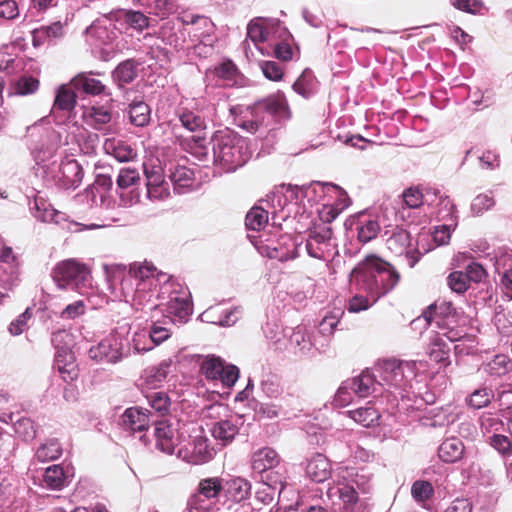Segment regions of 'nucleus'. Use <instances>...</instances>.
Segmentation results:
<instances>
[{
    "mask_svg": "<svg viewBox=\"0 0 512 512\" xmlns=\"http://www.w3.org/2000/svg\"><path fill=\"white\" fill-rule=\"evenodd\" d=\"M178 456L183 457L192 464H202L213 457V449L208 444V439L199 434L192 437L191 442L185 446L184 450H178Z\"/></svg>",
    "mask_w": 512,
    "mask_h": 512,
    "instance_id": "f3484780",
    "label": "nucleus"
},
{
    "mask_svg": "<svg viewBox=\"0 0 512 512\" xmlns=\"http://www.w3.org/2000/svg\"><path fill=\"white\" fill-rule=\"evenodd\" d=\"M103 148L119 162H128L136 156L135 150L129 144L113 138L106 139Z\"/></svg>",
    "mask_w": 512,
    "mask_h": 512,
    "instance_id": "473e14b6",
    "label": "nucleus"
},
{
    "mask_svg": "<svg viewBox=\"0 0 512 512\" xmlns=\"http://www.w3.org/2000/svg\"><path fill=\"white\" fill-rule=\"evenodd\" d=\"M457 226V221L452 219V222L436 226L432 233V239L434 243L439 245H445L449 242L452 230Z\"/></svg>",
    "mask_w": 512,
    "mask_h": 512,
    "instance_id": "680f3d73",
    "label": "nucleus"
},
{
    "mask_svg": "<svg viewBox=\"0 0 512 512\" xmlns=\"http://www.w3.org/2000/svg\"><path fill=\"white\" fill-rule=\"evenodd\" d=\"M399 281V272L390 263L375 255H368L350 275V282L359 291L371 295L373 300L388 294Z\"/></svg>",
    "mask_w": 512,
    "mask_h": 512,
    "instance_id": "f03ea898",
    "label": "nucleus"
},
{
    "mask_svg": "<svg viewBox=\"0 0 512 512\" xmlns=\"http://www.w3.org/2000/svg\"><path fill=\"white\" fill-rule=\"evenodd\" d=\"M378 299H374L371 295H355L352 297L348 303V311L352 313H359L361 311L367 310L374 303H376Z\"/></svg>",
    "mask_w": 512,
    "mask_h": 512,
    "instance_id": "69168bd1",
    "label": "nucleus"
},
{
    "mask_svg": "<svg viewBox=\"0 0 512 512\" xmlns=\"http://www.w3.org/2000/svg\"><path fill=\"white\" fill-rule=\"evenodd\" d=\"M14 432L23 440L29 441L35 438L36 428L30 418H20L14 423Z\"/></svg>",
    "mask_w": 512,
    "mask_h": 512,
    "instance_id": "bf43d9fd",
    "label": "nucleus"
},
{
    "mask_svg": "<svg viewBox=\"0 0 512 512\" xmlns=\"http://www.w3.org/2000/svg\"><path fill=\"white\" fill-rule=\"evenodd\" d=\"M293 90L304 98H309L315 90V81L309 70L303 71L292 85Z\"/></svg>",
    "mask_w": 512,
    "mask_h": 512,
    "instance_id": "8fccbe9b",
    "label": "nucleus"
},
{
    "mask_svg": "<svg viewBox=\"0 0 512 512\" xmlns=\"http://www.w3.org/2000/svg\"><path fill=\"white\" fill-rule=\"evenodd\" d=\"M266 255L279 261L293 260L298 257V245L291 239H283V243L266 247Z\"/></svg>",
    "mask_w": 512,
    "mask_h": 512,
    "instance_id": "7c9ffc66",
    "label": "nucleus"
},
{
    "mask_svg": "<svg viewBox=\"0 0 512 512\" xmlns=\"http://www.w3.org/2000/svg\"><path fill=\"white\" fill-rule=\"evenodd\" d=\"M217 78L223 81L224 86H234L237 84V68L232 61H225L214 69Z\"/></svg>",
    "mask_w": 512,
    "mask_h": 512,
    "instance_id": "09e8293b",
    "label": "nucleus"
},
{
    "mask_svg": "<svg viewBox=\"0 0 512 512\" xmlns=\"http://www.w3.org/2000/svg\"><path fill=\"white\" fill-rule=\"evenodd\" d=\"M128 115L131 124L144 127L150 122L151 110L145 102L134 101L129 105Z\"/></svg>",
    "mask_w": 512,
    "mask_h": 512,
    "instance_id": "ea45409f",
    "label": "nucleus"
},
{
    "mask_svg": "<svg viewBox=\"0 0 512 512\" xmlns=\"http://www.w3.org/2000/svg\"><path fill=\"white\" fill-rule=\"evenodd\" d=\"M447 285L458 294L466 292L470 286L467 275L463 271H453L447 277Z\"/></svg>",
    "mask_w": 512,
    "mask_h": 512,
    "instance_id": "6e6d98bb",
    "label": "nucleus"
},
{
    "mask_svg": "<svg viewBox=\"0 0 512 512\" xmlns=\"http://www.w3.org/2000/svg\"><path fill=\"white\" fill-rule=\"evenodd\" d=\"M154 437L157 449L171 455L181 444L182 433H180L178 424L162 420L155 425Z\"/></svg>",
    "mask_w": 512,
    "mask_h": 512,
    "instance_id": "4468645a",
    "label": "nucleus"
},
{
    "mask_svg": "<svg viewBox=\"0 0 512 512\" xmlns=\"http://www.w3.org/2000/svg\"><path fill=\"white\" fill-rule=\"evenodd\" d=\"M222 490H224L222 480L218 477H209L200 480L196 492L211 501H214Z\"/></svg>",
    "mask_w": 512,
    "mask_h": 512,
    "instance_id": "37998d69",
    "label": "nucleus"
},
{
    "mask_svg": "<svg viewBox=\"0 0 512 512\" xmlns=\"http://www.w3.org/2000/svg\"><path fill=\"white\" fill-rule=\"evenodd\" d=\"M83 117L87 124L97 130H101L105 124L111 121L110 111L103 107H89L84 111Z\"/></svg>",
    "mask_w": 512,
    "mask_h": 512,
    "instance_id": "79ce46f5",
    "label": "nucleus"
},
{
    "mask_svg": "<svg viewBox=\"0 0 512 512\" xmlns=\"http://www.w3.org/2000/svg\"><path fill=\"white\" fill-rule=\"evenodd\" d=\"M433 486L428 481H415L411 487V494L415 501L421 503L428 500L433 494Z\"/></svg>",
    "mask_w": 512,
    "mask_h": 512,
    "instance_id": "e2e57ef3",
    "label": "nucleus"
},
{
    "mask_svg": "<svg viewBox=\"0 0 512 512\" xmlns=\"http://www.w3.org/2000/svg\"><path fill=\"white\" fill-rule=\"evenodd\" d=\"M427 354L431 360L437 363H442L445 366H447L450 363V347L445 342L444 338L438 334H434L430 338Z\"/></svg>",
    "mask_w": 512,
    "mask_h": 512,
    "instance_id": "72a5a7b5",
    "label": "nucleus"
},
{
    "mask_svg": "<svg viewBox=\"0 0 512 512\" xmlns=\"http://www.w3.org/2000/svg\"><path fill=\"white\" fill-rule=\"evenodd\" d=\"M284 476L279 475L278 477H271V473L262 477V480L265 482L266 487L256 492V498L268 504L273 501L275 494H278L279 502L282 504L284 510H289L293 508V504H284V500L287 498V495L292 492L291 489L285 484Z\"/></svg>",
    "mask_w": 512,
    "mask_h": 512,
    "instance_id": "2eb2a0df",
    "label": "nucleus"
},
{
    "mask_svg": "<svg viewBox=\"0 0 512 512\" xmlns=\"http://www.w3.org/2000/svg\"><path fill=\"white\" fill-rule=\"evenodd\" d=\"M306 474L315 482H324L331 475L330 461L323 454L312 455L307 461Z\"/></svg>",
    "mask_w": 512,
    "mask_h": 512,
    "instance_id": "393cba45",
    "label": "nucleus"
},
{
    "mask_svg": "<svg viewBox=\"0 0 512 512\" xmlns=\"http://www.w3.org/2000/svg\"><path fill=\"white\" fill-rule=\"evenodd\" d=\"M255 109L257 112H265L278 120L287 119L290 115L286 97L281 92L258 102Z\"/></svg>",
    "mask_w": 512,
    "mask_h": 512,
    "instance_id": "4be33fe9",
    "label": "nucleus"
},
{
    "mask_svg": "<svg viewBox=\"0 0 512 512\" xmlns=\"http://www.w3.org/2000/svg\"><path fill=\"white\" fill-rule=\"evenodd\" d=\"M53 280L61 289H79L86 286L91 278L89 268L76 259H67L53 269Z\"/></svg>",
    "mask_w": 512,
    "mask_h": 512,
    "instance_id": "0eeeda50",
    "label": "nucleus"
},
{
    "mask_svg": "<svg viewBox=\"0 0 512 512\" xmlns=\"http://www.w3.org/2000/svg\"><path fill=\"white\" fill-rule=\"evenodd\" d=\"M55 365L65 381L73 380L77 376L75 356L69 347L56 351Z\"/></svg>",
    "mask_w": 512,
    "mask_h": 512,
    "instance_id": "c85d7f7f",
    "label": "nucleus"
},
{
    "mask_svg": "<svg viewBox=\"0 0 512 512\" xmlns=\"http://www.w3.org/2000/svg\"><path fill=\"white\" fill-rule=\"evenodd\" d=\"M131 345L137 353L147 352L155 347L148 330L146 329H142L134 333Z\"/></svg>",
    "mask_w": 512,
    "mask_h": 512,
    "instance_id": "13d9d810",
    "label": "nucleus"
},
{
    "mask_svg": "<svg viewBox=\"0 0 512 512\" xmlns=\"http://www.w3.org/2000/svg\"><path fill=\"white\" fill-rule=\"evenodd\" d=\"M422 365L419 361H402L396 359H386L377 364L381 386H387L392 389V393L403 396V392L410 386L415 378L417 366Z\"/></svg>",
    "mask_w": 512,
    "mask_h": 512,
    "instance_id": "423d86ee",
    "label": "nucleus"
},
{
    "mask_svg": "<svg viewBox=\"0 0 512 512\" xmlns=\"http://www.w3.org/2000/svg\"><path fill=\"white\" fill-rule=\"evenodd\" d=\"M426 324L435 322L440 328L456 326L460 323V313L450 301L437 300L423 313Z\"/></svg>",
    "mask_w": 512,
    "mask_h": 512,
    "instance_id": "ddd939ff",
    "label": "nucleus"
},
{
    "mask_svg": "<svg viewBox=\"0 0 512 512\" xmlns=\"http://www.w3.org/2000/svg\"><path fill=\"white\" fill-rule=\"evenodd\" d=\"M160 282L164 283L161 294L168 293L165 303L167 313L181 319L186 318L191 311L189 293L181 287L174 288V282L165 274L155 275V268L147 263H134L130 266L128 274L121 281L123 300L130 303L136 310L150 312L151 318L154 319L155 313L163 305L153 300L155 289Z\"/></svg>",
    "mask_w": 512,
    "mask_h": 512,
    "instance_id": "f257e3e1",
    "label": "nucleus"
},
{
    "mask_svg": "<svg viewBox=\"0 0 512 512\" xmlns=\"http://www.w3.org/2000/svg\"><path fill=\"white\" fill-rule=\"evenodd\" d=\"M172 360L165 359L157 366L152 367L146 376V381L151 386H158L163 383L171 372Z\"/></svg>",
    "mask_w": 512,
    "mask_h": 512,
    "instance_id": "c03bdc74",
    "label": "nucleus"
},
{
    "mask_svg": "<svg viewBox=\"0 0 512 512\" xmlns=\"http://www.w3.org/2000/svg\"><path fill=\"white\" fill-rule=\"evenodd\" d=\"M0 262L7 267L0 266V284L5 289H12L19 281V260L16 253L9 246L0 248Z\"/></svg>",
    "mask_w": 512,
    "mask_h": 512,
    "instance_id": "dca6fc26",
    "label": "nucleus"
},
{
    "mask_svg": "<svg viewBox=\"0 0 512 512\" xmlns=\"http://www.w3.org/2000/svg\"><path fill=\"white\" fill-rule=\"evenodd\" d=\"M464 450V444L459 438L450 437L439 446L438 456L446 463H455L463 457Z\"/></svg>",
    "mask_w": 512,
    "mask_h": 512,
    "instance_id": "c756f323",
    "label": "nucleus"
},
{
    "mask_svg": "<svg viewBox=\"0 0 512 512\" xmlns=\"http://www.w3.org/2000/svg\"><path fill=\"white\" fill-rule=\"evenodd\" d=\"M284 398L280 399L279 404L275 403H262L260 404L257 413L266 419H274L279 417L280 415H286L287 410L283 406L282 402L284 401Z\"/></svg>",
    "mask_w": 512,
    "mask_h": 512,
    "instance_id": "052dcab7",
    "label": "nucleus"
},
{
    "mask_svg": "<svg viewBox=\"0 0 512 512\" xmlns=\"http://www.w3.org/2000/svg\"><path fill=\"white\" fill-rule=\"evenodd\" d=\"M485 374L499 378L512 371V360L505 354H497L480 368Z\"/></svg>",
    "mask_w": 512,
    "mask_h": 512,
    "instance_id": "2f4dec72",
    "label": "nucleus"
},
{
    "mask_svg": "<svg viewBox=\"0 0 512 512\" xmlns=\"http://www.w3.org/2000/svg\"><path fill=\"white\" fill-rule=\"evenodd\" d=\"M150 14L166 17L176 10V0H146Z\"/></svg>",
    "mask_w": 512,
    "mask_h": 512,
    "instance_id": "864d4df0",
    "label": "nucleus"
},
{
    "mask_svg": "<svg viewBox=\"0 0 512 512\" xmlns=\"http://www.w3.org/2000/svg\"><path fill=\"white\" fill-rule=\"evenodd\" d=\"M211 146L213 164L223 172L235 171L250 158L246 140L229 129L216 131Z\"/></svg>",
    "mask_w": 512,
    "mask_h": 512,
    "instance_id": "7ed1b4c3",
    "label": "nucleus"
},
{
    "mask_svg": "<svg viewBox=\"0 0 512 512\" xmlns=\"http://www.w3.org/2000/svg\"><path fill=\"white\" fill-rule=\"evenodd\" d=\"M353 469L340 470L327 490L331 512H363L364 502L359 498V481Z\"/></svg>",
    "mask_w": 512,
    "mask_h": 512,
    "instance_id": "20e7f679",
    "label": "nucleus"
},
{
    "mask_svg": "<svg viewBox=\"0 0 512 512\" xmlns=\"http://www.w3.org/2000/svg\"><path fill=\"white\" fill-rule=\"evenodd\" d=\"M348 384L352 388L354 395L358 398H366L378 391L381 382L376 381L373 374L369 371H363L359 376L348 379Z\"/></svg>",
    "mask_w": 512,
    "mask_h": 512,
    "instance_id": "b1692460",
    "label": "nucleus"
},
{
    "mask_svg": "<svg viewBox=\"0 0 512 512\" xmlns=\"http://www.w3.org/2000/svg\"><path fill=\"white\" fill-rule=\"evenodd\" d=\"M337 243L333 237L331 226L326 224L315 225L306 240V250L309 256L325 260L337 254Z\"/></svg>",
    "mask_w": 512,
    "mask_h": 512,
    "instance_id": "6e6552de",
    "label": "nucleus"
},
{
    "mask_svg": "<svg viewBox=\"0 0 512 512\" xmlns=\"http://www.w3.org/2000/svg\"><path fill=\"white\" fill-rule=\"evenodd\" d=\"M239 428L232 420H221L212 427L213 437L220 441L222 445L230 443L238 434Z\"/></svg>",
    "mask_w": 512,
    "mask_h": 512,
    "instance_id": "58836bf2",
    "label": "nucleus"
},
{
    "mask_svg": "<svg viewBox=\"0 0 512 512\" xmlns=\"http://www.w3.org/2000/svg\"><path fill=\"white\" fill-rule=\"evenodd\" d=\"M16 92L20 95L35 93L39 88V80L32 76H21L16 82Z\"/></svg>",
    "mask_w": 512,
    "mask_h": 512,
    "instance_id": "774afa93",
    "label": "nucleus"
},
{
    "mask_svg": "<svg viewBox=\"0 0 512 512\" xmlns=\"http://www.w3.org/2000/svg\"><path fill=\"white\" fill-rule=\"evenodd\" d=\"M62 454L60 443L51 439L41 444L36 450L35 456L41 462L56 460Z\"/></svg>",
    "mask_w": 512,
    "mask_h": 512,
    "instance_id": "49530a36",
    "label": "nucleus"
},
{
    "mask_svg": "<svg viewBox=\"0 0 512 512\" xmlns=\"http://www.w3.org/2000/svg\"><path fill=\"white\" fill-rule=\"evenodd\" d=\"M112 26L113 24L109 19H98L86 28L85 34L92 40L93 45H106L112 42L115 37Z\"/></svg>",
    "mask_w": 512,
    "mask_h": 512,
    "instance_id": "5701e85b",
    "label": "nucleus"
},
{
    "mask_svg": "<svg viewBox=\"0 0 512 512\" xmlns=\"http://www.w3.org/2000/svg\"><path fill=\"white\" fill-rule=\"evenodd\" d=\"M72 81L69 84H63L56 90L54 99V108L63 111H70L75 107L76 94Z\"/></svg>",
    "mask_w": 512,
    "mask_h": 512,
    "instance_id": "e433bc0d",
    "label": "nucleus"
},
{
    "mask_svg": "<svg viewBox=\"0 0 512 512\" xmlns=\"http://www.w3.org/2000/svg\"><path fill=\"white\" fill-rule=\"evenodd\" d=\"M354 397V392L346 380L338 388L334 396L333 404L336 407H345L353 402Z\"/></svg>",
    "mask_w": 512,
    "mask_h": 512,
    "instance_id": "0e129e2a",
    "label": "nucleus"
},
{
    "mask_svg": "<svg viewBox=\"0 0 512 512\" xmlns=\"http://www.w3.org/2000/svg\"><path fill=\"white\" fill-rule=\"evenodd\" d=\"M353 225L359 242L365 244L377 237L381 226L379 216L375 213L362 211L355 215Z\"/></svg>",
    "mask_w": 512,
    "mask_h": 512,
    "instance_id": "6ab92c4d",
    "label": "nucleus"
},
{
    "mask_svg": "<svg viewBox=\"0 0 512 512\" xmlns=\"http://www.w3.org/2000/svg\"><path fill=\"white\" fill-rule=\"evenodd\" d=\"M137 65L133 60L120 63L113 71V79L120 86L131 83L137 76Z\"/></svg>",
    "mask_w": 512,
    "mask_h": 512,
    "instance_id": "a19ab883",
    "label": "nucleus"
},
{
    "mask_svg": "<svg viewBox=\"0 0 512 512\" xmlns=\"http://www.w3.org/2000/svg\"><path fill=\"white\" fill-rule=\"evenodd\" d=\"M268 223V212L261 207H253L245 218L246 227L249 230H261Z\"/></svg>",
    "mask_w": 512,
    "mask_h": 512,
    "instance_id": "3c124183",
    "label": "nucleus"
},
{
    "mask_svg": "<svg viewBox=\"0 0 512 512\" xmlns=\"http://www.w3.org/2000/svg\"><path fill=\"white\" fill-rule=\"evenodd\" d=\"M287 340L278 349L287 350L295 355H307L313 348L310 334L305 327L298 326L293 329H286Z\"/></svg>",
    "mask_w": 512,
    "mask_h": 512,
    "instance_id": "a211bd4d",
    "label": "nucleus"
},
{
    "mask_svg": "<svg viewBox=\"0 0 512 512\" xmlns=\"http://www.w3.org/2000/svg\"><path fill=\"white\" fill-rule=\"evenodd\" d=\"M200 372L208 381L232 387L239 378V369L219 357L207 356L200 364Z\"/></svg>",
    "mask_w": 512,
    "mask_h": 512,
    "instance_id": "9d476101",
    "label": "nucleus"
},
{
    "mask_svg": "<svg viewBox=\"0 0 512 512\" xmlns=\"http://www.w3.org/2000/svg\"><path fill=\"white\" fill-rule=\"evenodd\" d=\"M387 248L395 255L405 254L409 266L412 268L420 260L421 256L431 251L430 247L412 249L411 235L408 231L396 227L386 240Z\"/></svg>",
    "mask_w": 512,
    "mask_h": 512,
    "instance_id": "9b49d317",
    "label": "nucleus"
},
{
    "mask_svg": "<svg viewBox=\"0 0 512 512\" xmlns=\"http://www.w3.org/2000/svg\"><path fill=\"white\" fill-rule=\"evenodd\" d=\"M43 483L46 487L58 490L65 484V473L60 465H51L46 468L43 474Z\"/></svg>",
    "mask_w": 512,
    "mask_h": 512,
    "instance_id": "a18cd8bd",
    "label": "nucleus"
},
{
    "mask_svg": "<svg viewBox=\"0 0 512 512\" xmlns=\"http://www.w3.org/2000/svg\"><path fill=\"white\" fill-rule=\"evenodd\" d=\"M169 171V179L175 193L184 194L192 190L195 177L194 172L190 168L177 165L174 168H170Z\"/></svg>",
    "mask_w": 512,
    "mask_h": 512,
    "instance_id": "a878e982",
    "label": "nucleus"
},
{
    "mask_svg": "<svg viewBox=\"0 0 512 512\" xmlns=\"http://www.w3.org/2000/svg\"><path fill=\"white\" fill-rule=\"evenodd\" d=\"M279 463V455L274 449L269 447L255 451L251 458V467L255 472L265 473V475L271 473V477H273V474H276L277 477L281 475L279 471H274Z\"/></svg>",
    "mask_w": 512,
    "mask_h": 512,
    "instance_id": "412c9836",
    "label": "nucleus"
},
{
    "mask_svg": "<svg viewBox=\"0 0 512 512\" xmlns=\"http://www.w3.org/2000/svg\"><path fill=\"white\" fill-rule=\"evenodd\" d=\"M213 505L214 501L196 492L188 498L186 508L183 512H210Z\"/></svg>",
    "mask_w": 512,
    "mask_h": 512,
    "instance_id": "5fc2aeb1",
    "label": "nucleus"
},
{
    "mask_svg": "<svg viewBox=\"0 0 512 512\" xmlns=\"http://www.w3.org/2000/svg\"><path fill=\"white\" fill-rule=\"evenodd\" d=\"M146 397L149 405L156 412L163 415L169 411L171 402L168 395L165 392H151Z\"/></svg>",
    "mask_w": 512,
    "mask_h": 512,
    "instance_id": "4d7b16f0",
    "label": "nucleus"
},
{
    "mask_svg": "<svg viewBox=\"0 0 512 512\" xmlns=\"http://www.w3.org/2000/svg\"><path fill=\"white\" fill-rule=\"evenodd\" d=\"M122 426L131 432H141L149 426V417L146 410L139 407H131L122 415Z\"/></svg>",
    "mask_w": 512,
    "mask_h": 512,
    "instance_id": "bb28decb",
    "label": "nucleus"
},
{
    "mask_svg": "<svg viewBox=\"0 0 512 512\" xmlns=\"http://www.w3.org/2000/svg\"><path fill=\"white\" fill-rule=\"evenodd\" d=\"M127 340L124 334L116 330L89 349V357L96 361L117 363L127 353Z\"/></svg>",
    "mask_w": 512,
    "mask_h": 512,
    "instance_id": "1a4fd4ad",
    "label": "nucleus"
},
{
    "mask_svg": "<svg viewBox=\"0 0 512 512\" xmlns=\"http://www.w3.org/2000/svg\"><path fill=\"white\" fill-rule=\"evenodd\" d=\"M493 397L494 393L491 388L481 387L470 394L467 402L470 407L474 409H481L488 406Z\"/></svg>",
    "mask_w": 512,
    "mask_h": 512,
    "instance_id": "603ef678",
    "label": "nucleus"
},
{
    "mask_svg": "<svg viewBox=\"0 0 512 512\" xmlns=\"http://www.w3.org/2000/svg\"><path fill=\"white\" fill-rule=\"evenodd\" d=\"M72 85L77 90H81L86 94L99 95L104 92V84L89 74L80 73L72 79Z\"/></svg>",
    "mask_w": 512,
    "mask_h": 512,
    "instance_id": "c9c22d12",
    "label": "nucleus"
},
{
    "mask_svg": "<svg viewBox=\"0 0 512 512\" xmlns=\"http://www.w3.org/2000/svg\"><path fill=\"white\" fill-rule=\"evenodd\" d=\"M223 491L228 501L241 503L249 498L251 484L244 478L236 477L226 481Z\"/></svg>",
    "mask_w": 512,
    "mask_h": 512,
    "instance_id": "cd10ccee",
    "label": "nucleus"
},
{
    "mask_svg": "<svg viewBox=\"0 0 512 512\" xmlns=\"http://www.w3.org/2000/svg\"><path fill=\"white\" fill-rule=\"evenodd\" d=\"M113 181L110 176L98 175L95 182L85 190V197L91 207L111 210L116 207V201L111 197Z\"/></svg>",
    "mask_w": 512,
    "mask_h": 512,
    "instance_id": "f8f14e48",
    "label": "nucleus"
},
{
    "mask_svg": "<svg viewBox=\"0 0 512 512\" xmlns=\"http://www.w3.org/2000/svg\"><path fill=\"white\" fill-rule=\"evenodd\" d=\"M125 22L133 29L142 31L149 26V19L139 11L129 10L125 13Z\"/></svg>",
    "mask_w": 512,
    "mask_h": 512,
    "instance_id": "338daca9",
    "label": "nucleus"
},
{
    "mask_svg": "<svg viewBox=\"0 0 512 512\" xmlns=\"http://www.w3.org/2000/svg\"><path fill=\"white\" fill-rule=\"evenodd\" d=\"M276 33L288 35L279 23L270 24L261 19L252 20L247 26V37L257 46L263 42H272Z\"/></svg>",
    "mask_w": 512,
    "mask_h": 512,
    "instance_id": "aec40b11",
    "label": "nucleus"
},
{
    "mask_svg": "<svg viewBox=\"0 0 512 512\" xmlns=\"http://www.w3.org/2000/svg\"><path fill=\"white\" fill-rule=\"evenodd\" d=\"M179 121L182 126L190 132L200 131L205 128V120L202 115L197 112L186 110L180 112Z\"/></svg>",
    "mask_w": 512,
    "mask_h": 512,
    "instance_id": "de8ad7c7",
    "label": "nucleus"
},
{
    "mask_svg": "<svg viewBox=\"0 0 512 512\" xmlns=\"http://www.w3.org/2000/svg\"><path fill=\"white\" fill-rule=\"evenodd\" d=\"M346 414L357 424L367 428L377 425L380 419V413L372 406L349 410Z\"/></svg>",
    "mask_w": 512,
    "mask_h": 512,
    "instance_id": "4c0bfd02",
    "label": "nucleus"
},
{
    "mask_svg": "<svg viewBox=\"0 0 512 512\" xmlns=\"http://www.w3.org/2000/svg\"><path fill=\"white\" fill-rule=\"evenodd\" d=\"M36 211L34 217L44 223H55L57 225H63L66 222L65 213L54 209L50 204L46 202L35 201Z\"/></svg>",
    "mask_w": 512,
    "mask_h": 512,
    "instance_id": "f704fd0d",
    "label": "nucleus"
},
{
    "mask_svg": "<svg viewBox=\"0 0 512 512\" xmlns=\"http://www.w3.org/2000/svg\"><path fill=\"white\" fill-rule=\"evenodd\" d=\"M37 164L42 176L49 184L61 189H75L82 181V167L74 159L65 158L60 162H46L41 152L36 155Z\"/></svg>",
    "mask_w": 512,
    "mask_h": 512,
    "instance_id": "39448f33",
    "label": "nucleus"
}]
</instances>
